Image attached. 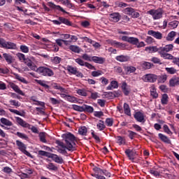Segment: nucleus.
I'll return each instance as SVG.
<instances>
[{
	"mask_svg": "<svg viewBox=\"0 0 179 179\" xmlns=\"http://www.w3.org/2000/svg\"><path fill=\"white\" fill-rule=\"evenodd\" d=\"M151 61L154 64H159V65H162V61L160 60V59H159L156 57H152Z\"/></svg>",
	"mask_w": 179,
	"mask_h": 179,
	"instance_id": "obj_64",
	"label": "nucleus"
},
{
	"mask_svg": "<svg viewBox=\"0 0 179 179\" xmlns=\"http://www.w3.org/2000/svg\"><path fill=\"white\" fill-rule=\"evenodd\" d=\"M47 5L48 6H49V8H51L52 9H56L57 10H60V12H62L63 13H66V15H68V12L65 11L64 9L60 6H57L54 4V3L52 2H48Z\"/></svg>",
	"mask_w": 179,
	"mask_h": 179,
	"instance_id": "obj_17",
	"label": "nucleus"
},
{
	"mask_svg": "<svg viewBox=\"0 0 179 179\" xmlns=\"http://www.w3.org/2000/svg\"><path fill=\"white\" fill-rule=\"evenodd\" d=\"M78 134L82 136H86L87 135V128L85 126L79 127Z\"/></svg>",
	"mask_w": 179,
	"mask_h": 179,
	"instance_id": "obj_35",
	"label": "nucleus"
},
{
	"mask_svg": "<svg viewBox=\"0 0 179 179\" xmlns=\"http://www.w3.org/2000/svg\"><path fill=\"white\" fill-rule=\"evenodd\" d=\"M59 20L61 23V24H66V26H72V22L69 21L68 19L64 17H59Z\"/></svg>",
	"mask_w": 179,
	"mask_h": 179,
	"instance_id": "obj_34",
	"label": "nucleus"
},
{
	"mask_svg": "<svg viewBox=\"0 0 179 179\" xmlns=\"http://www.w3.org/2000/svg\"><path fill=\"white\" fill-rule=\"evenodd\" d=\"M46 169L50 170L51 171H57L58 170V166H55L53 163H49L45 165Z\"/></svg>",
	"mask_w": 179,
	"mask_h": 179,
	"instance_id": "obj_38",
	"label": "nucleus"
},
{
	"mask_svg": "<svg viewBox=\"0 0 179 179\" xmlns=\"http://www.w3.org/2000/svg\"><path fill=\"white\" fill-rule=\"evenodd\" d=\"M54 89H55V90H59V92H61V93L59 94L60 97H62V99H64V100H66L68 95H66V94L65 93H68V90H66L65 88L61 87V85H55L53 86Z\"/></svg>",
	"mask_w": 179,
	"mask_h": 179,
	"instance_id": "obj_8",
	"label": "nucleus"
},
{
	"mask_svg": "<svg viewBox=\"0 0 179 179\" xmlns=\"http://www.w3.org/2000/svg\"><path fill=\"white\" fill-rule=\"evenodd\" d=\"M159 55L164 59H173V58H174V56L166 52L159 51Z\"/></svg>",
	"mask_w": 179,
	"mask_h": 179,
	"instance_id": "obj_28",
	"label": "nucleus"
},
{
	"mask_svg": "<svg viewBox=\"0 0 179 179\" xmlns=\"http://www.w3.org/2000/svg\"><path fill=\"white\" fill-rule=\"evenodd\" d=\"M115 59L119 62H128V61L131 59V57H129V56L128 55H120L116 56Z\"/></svg>",
	"mask_w": 179,
	"mask_h": 179,
	"instance_id": "obj_18",
	"label": "nucleus"
},
{
	"mask_svg": "<svg viewBox=\"0 0 179 179\" xmlns=\"http://www.w3.org/2000/svg\"><path fill=\"white\" fill-rule=\"evenodd\" d=\"M89 113L92 114V113L94 112V108L93 106H90L89 105L84 104L83 105V113Z\"/></svg>",
	"mask_w": 179,
	"mask_h": 179,
	"instance_id": "obj_24",
	"label": "nucleus"
},
{
	"mask_svg": "<svg viewBox=\"0 0 179 179\" xmlns=\"http://www.w3.org/2000/svg\"><path fill=\"white\" fill-rule=\"evenodd\" d=\"M92 62H94L95 64H99L100 65H101L104 62H106V58L101 57L93 56Z\"/></svg>",
	"mask_w": 179,
	"mask_h": 179,
	"instance_id": "obj_20",
	"label": "nucleus"
},
{
	"mask_svg": "<svg viewBox=\"0 0 179 179\" xmlns=\"http://www.w3.org/2000/svg\"><path fill=\"white\" fill-rule=\"evenodd\" d=\"M169 86L174 87L175 86H179V77H173L169 80Z\"/></svg>",
	"mask_w": 179,
	"mask_h": 179,
	"instance_id": "obj_22",
	"label": "nucleus"
},
{
	"mask_svg": "<svg viewBox=\"0 0 179 179\" xmlns=\"http://www.w3.org/2000/svg\"><path fill=\"white\" fill-rule=\"evenodd\" d=\"M66 100L67 101H69L70 103H76L78 101V100L76 99V97L72 96L71 95H68Z\"/></svg>",
	"mask_w": 179,
	"mask_h": 179,
	"instance_id": "obj_54",
	"label": "nucleus"
},
{
	"mask_svg": "<svg viewBox=\"0 0 179 179\" xmlns=\"http://www.w3.org/2000/svg\"><path fill=\"white\" fill-rule=\"evenodd\" d=\"M9 86L11 89H13V90H14V92H15V93H17L21 96H24V92H23V91H22V90H20V88H19V86H17L16 84L13 83H10Z\"/></svg>",
	"mask_w": 179,
	"mask_h": 179,
	"instance_id": "obj_16",
	"label": "nucleus"
},
{
	"mask_svg": "<svg viewBox=\"0 0 179 179\" xmlns=\"http://www.w3.org/2000/svg\"><path fill=\"white\" fill-rule=\"evenodd\" d=\"M165 71L169 75H174V73H177V70L174 69V67H166Z\"/></svg>",
	"mask_w": 179,
	"mask_h": 179,
	"instance_id": "obj_46",
	"label": "nucleus"
},
{
	"mask_svg": "<svg viewBox=\"0 0 179 179\" xmlns=\"http://www.w3.org/2000/svg\"><path fill=\"white\" fill-rule=\"evenodd\" d=\"M148 34L149 36H152V37L157 38V40H162V38H163V34L159 31L150 30L148 31Z\"/></svg>",
	"mask_w": 179,
	"mask_h": 179,
	"instance_id": "obj_14",
	"label": "nucleus"
},
{
	"mask_svg": "<svg viewBox=\"0 0 179 179\" xmlns=\"http://www.w3.org/2000/svg\"><path fill=\"white\" fill-rule=\"evenodd\" d=\"M173 48H174L173 44L166 45L164 48L160 47L159 51L162 52H170V51H173Z\"/></svg>",
	"mask_w": 179,
	"mask_h": 179,
	"instance_id": "obj_21",
	"label": "nucleus"
},
{
	"mask_svg": "<svg viewBox=\"0 0 179 179\" xmlns=\"http://www.w3.org/2000/svg\"><path fill=\"white\" fill-rule=\"evenodd\" d=\"M20 50L22 52H24V54H27L29 51V47L25 45H21L20 46Z\"/></svg>",
	"mask_w": 179,
	"mask_h": 179,
	"instance_id": "obj_50",
	"label": "nucleus"
},
{
	"mask_svg": "<svg viewBox=\"0 0 179 179\" xmlns=\"http://www.w3.org/2000/svg\"><path fill=\"white\" fill-rule=\"evenodd\" d=\"M124 71L127 73V75L129 73H134V72L136 71V67L134 66H127L124 68Z\"/></svg>",
	"mask_w": 179,
	"mask_h": 179,
	"instance_id": "obj_31",
	"label": "nucleus"
},
{
	"mask_svg": "<svg viewBox=\"0 0 179 179\" xmlns=\"http://www.w3.org/2000/svg\"><path fill=\"white\" fill-rule=\"evenodd\" d=\"M176 34H177V33L174 31L169 32L166 36V41H173V40H174V38L176 37Z\"/></svg>",
	"mask_w": 179,
	"mask_h": 179,
	"instance_id": "obj_39",
	"label": "nucleus"
},
{
	"mask_svg": "<svg viewBox=\"0 0 179 179\" xmlns=\"http://www.w3.org/2000/svg\"><path fill=\"white\" fill-rule=\"evenodd\" d=\"M124 153L129 158V160H131V162H134V160H135V158H134V156H135V155H136V152H134V150H132L131 149H127L124 151Z\"/></svg>",
	"mask_w": 179,
	"mask_h": 179,
	"instance_id": "obj_19",
	"label": "nucleus"
},
{
	"mask_svg": "<svg viewBox=\"0 0 179 179\" xmlns=\"http://www.w3.org/2000/svg\"><path fill=\"white\" fill-rule=\"evenodd\" d=\"M75 62H76V64H78V65H80V66H85L86 64V62L83 61V59L80 58L76 59Z\"/></svg>",
	"mask_w": 179,
	"mask_h": 179,
	"instance_id": "obj_56",
	"label": "nucleus"
},
{
	"mask_svg": "<svg viewBox=\"0 0 179 179\" xmlns=\"http://www.w3.org/2000/svg\"><path fill=\"white\" fill-rule=\"evenodd\" d=\"M4 48L6 50H17V45L15 43L7 41Z\"/></svg>",
	"mask_w": 179,
	"mask_h": 179,
	"instance_id": "obj_23",
	"label": "nucleus"
},
{
	"mask_svg": "<svg viewBox=\"0 0 179 179\" xmlns=\"http://www.w3.org/2000/svg\"><path fill=\"white\" fill-rule=\"evenodd\" d=\"M0 122H1L3 125H6V127H12V125H13V123L10 120L5 117H1L0 119Z\"/></svg>",
	"mask_w": 179,
	"mask_h": 179,
	"instance_id": "obj_33",
	"label": "nucleus"
},
{
	"mask_svg": "<svg viewBox=\"0 0 179 179\" xmlns=\"http://www.w3.org/2000/svg\"><path fill=\"white\" fill-rule=\"evenodd\" d=\"M158 136L162 142H164V143H169V144L171 143V141L169 140V137H167L166 136H164V134L159 133L158 134Z\"/></svg>",
	"mask_w": 179,
	"mask_h": 179,
	"instance_id": "obj_30",
	"label": "nucleus"
},
{
	"mask_svg": "<svg viewBox=\"0 0 179 179\" xmlns=\"http://www.w3.org/2000/svg\"><path fill=\"white\" fill-rule=\"evenodd\" d=\"M67 71L71 73V75H76L78 78H83V73L78 71L77 67H73L72 66H67Z\"/></svg>",
	"mask_w": 179,
	"mask_h": 179,
	"instance_id": "obj_6",
	"label": "nucleus"
},
{
	"mask_svg": "<svg viewBox=\"0 0 179 179\" xmlns=\"http://www.w3.org/2000/svg\"><path fill=\"white\" fill-rule=\"evenodd\" d=\"M82 58L84 61H88L89 62H92V57L89 56V55L86 53L82 55Z\"/></svg>",
	"mask_w": 179,
	"mask_h": 179,
	"instance_id": "obj_58",
	"label": "nucleus"
},
{
	"mask_svg": "<svg viewBox=\"0 0 179 179\" xmlns=\"http://www.w3.org/2000/svg\"><path fill=\"white\" fill-rule=\"evenodd\" d=\"M35 72L38 73V75H41V76H47L48 78L54 76V71L45 66H39L36 69Z\"/></svg>",
	"mask_w": 179,
	"mask_h": 179,
	"instance_id": "obj_2",
	"label": "nucleus"
},
{
	"mask_svg": "<svg viewBox=\"0 0 179 179\" xmlns=\"http://www.w3.org/2000/svg\"><path fill=\"white\" fill-rule=\"evenodd\" d=\"M105 122L107 127H113V124H114V120H113V118H106Z\"/></svg>",
	"mask_w": 179,
	"mask_h": 179,
	"instance_id": "obj_59",
	"label": "nucleus"
},
{
	"mask_svg": "<svg viewBox=\"0 0 179 179\" xmlns=\"http://www.w3.org/2000/svg\"><path fill=\"white\" fill-rule=\"evenodd\" d=\"M16 57L18 58L19 61L20 62H24L25 59H27V58L26 57V55H24V54L23 53H20V52H17L16 54Z\"/></svg>",
	"mask_w": 179,
	"mask_h": 179,
	"instance_id": "obj_45",
	"label": "nucleus"
},
{
	"mask_svg": "<svg viewBox=\"0 0 179 179\" xmlns=\"http://www.w3.org/2000/svg\"><path fill=\"white\" fill-rule=\"evenodd\" d=\"M147 13L148 15H151L154 20H159V19H162V17H163V13H164V11L163 10V8H159L157 9H151L148 10Z\"/></svg>",
	"mask_w": 179,
	"mask_h": 179,
	"instance_id": "obj_4",
	"label": "nucleus"
},
{
	"mask_svg": "<svg viewBox=\"0 0 179 179\" xmlns=\"http://www.w3.org/2000/svg\"><path fill=\"white\" fill-rule=\"evenodd\" d=\"M39 140L42 143H47V133L43 131L38 134Z\"/></svg>",
	"mask_w": 179,
	"mask_h": 179,
	"instance_id": "obj_32",
	"label": "nucleus"
},
{
	"mask_svg": "<svg viewBox=\"0 0 179 179\" xmlns=\"http://www.w3.org/2000/svg\"><path fill=\"white\" fill-rule=\"evenodd\" d=\"M134 117L137 122H142L143 124L146 122V120H145V114L141 111L136 112Z\"/></svg>",
	"mask_w": 179,
	"mask_h": 179,
	"instance_id": "obj_9",
	"label": "nucleus"
},
{
	"mask_svg": "<svg viewBox=\"0 0 179 179\" xmlns=\"http://www.w3.org/2000/svg\"><path fill=\"white\" fill-rule=\"evenodd\" d=\"M150 173L152 174V176H154V177H160V172H159L157 171H155V170L150 169Z\"/></svg>",
	"mask_w": 179,
	"mask_h": 179,
	"instance_id": "obj_62",
	"label": "nucleus"
},
{
	"mask_svg": "<svg viewBox=\"0 0 179 179\" xmlns=\"http://www.w3.org/2000/svg\"><path fill=\"white\" fill-rule=\"evenodd\" d=\"M99 122L96 124V128L99 129V131H104L106 129V124H104V121L99 120Z\"/></svg>",
	"mask_w": 179,
	"mask_h": 179,
	"instance_id": "obj_44",
	"label": "nucleus"
},
{
	"mask_svg": "<svg viewBox=\"0 0 179 179\" xmlns=\"http://www.w3.org/2000/svg\"><path fill=\"white\" fill-rule=\"evenodd\" d=\"M10 106H14L15 107H20V102L16 100L11 99L9 101Z\"/></svg>",
	"mask_w": 179,
	"mask_h": 179,
	"instance_id": "obj_55",
	"label": "nucleus"
},
{
	"mask_svg": "<svg viewBox=\"0 0 179 179\" xmlns=\"http://www.w3.org/2000/svg\"><path fill=\"white\" fill-rule=\"evenodd\" d=\"M61 61H62V58L58 56L51 58V62H52V64H55V65H58V64H61Z\"/></svg>",
	"mask_w": 179,
	"mask_h": 179,
	"instance_id": "obj_43",
	"label": "nucleus"
},
{
	"mask_svg": "<svg viewBox=\"0 0 179 179\" xmlns=\"http://www.w3.org/2000/svg\"><path fill=\"white\" fill-rule=\"evenodd\" d=\"M161 103L163 106H166L169 103V95L163 94L161 99Z\"/></svg>",
	"mask_w": 179,
	"mask_h": 179,
	"instance_id": "obj_37",
	"label": "nucleus"
},
{
	"mask_svg": "<svg viewBox=\"0 0 179 179\" xmlns=\"http://www.w3.org/2000/svg\"><path fill=\"white\" fill-rule=\"evenodd\" d=\"M121 20V15L119 13H113L109 15V20L110 22H113V23H117L120 22Z\"/></svg>",
	"mask_w": 179,
	"mask_h": 179,
	"instance_id": "obj_11",
	"label": "nucleus"
},
{
	"mask_svg": "<svg viewBox=\"0 0 179 179\" xmlns=\"http://www.w3.org/2000/svg\"><path fill=\"white\" fill-rule=\"evenodd\" d=\"M3 57L6 62L8 64V65H10L13 62V57L8 53H3Z\"/></svg>",
	"mask_w": 179,
	"mask_h": 179,
	"instance_id": "obj_25",
	"label": "nucleus"
},
{
	"mask_svg": "<svg viewBox=\"0 0 179 179\" xmlns=\"http://www.w3.org/2000/svg\"><path fill=\"white\" fill-rule=\"evenodd\" d=\"M69 50H71L73 52H76V54H79L80 52V48L79 46L71 45L69 47Z\"/></svg>",
	"mask_w": 179,
	"mask_h": 179,
	"instance_id": "obj_40",
	"label": "nucleus"
},
{
	"mask_svg": "<svg viewBox=\"0 0 179 179\" xmlns=\"http://www.w3.org/2000/svg\"><path fill=\"white\" fill-rule=\"evenodd\" d=\"M117 139V143H118V145H124V143H125V140H124V138H122V136H117L116 138Z\"/></svg>",
	"mask_w": 179,
	"mask_h": 179,
	"instance_id": "obj_61",
	"label": "nucleus"
},
{
	"mask_svg": "<svg viewBox=\"0 0 179 179\" xmlns=\"http://www.w3.org/2000/svg\"><path fill=\"white\" fill-rule=\"evenodd\" d=\"M144 82H149L150 83H155L157 80V76L155 74H146L143 76Z\"/></svg>",
	"mask_w": 179,
	"mask_h": 179,
	"instance_id": "obj_10",
	"label": "nucleus"
},
{
	"mask_svg": "<svg viewBox=\"0 0 179 179\" xmlns=\"http://www.w3.org/2000/svg\"><path fill=\"white\" fill-rule=\"evenodd\" d=\"M134 11H135V9L131 7H127L124 9L125 13H127V15H129V16H131V15L134 13Z\"/></svg>",
	"mask_w": 179,
	"mask_h": 179,
	"instance_id": "obj_53",
	"label": "nucleus"
},
{
	"mask_svg": "<svg viewBox=\"0 0 179 179\" xmlns=\"http://www.w3.org/2000/svg\"><path fill=\"white\" fill-rule=\"evenodd\" d=\"M15 135H17V136H18V138H20L21 139H24V141H28L29 140V136H27V135L21 133L20 131H17Z\"/></svg>",
	"mask_w": 179,
	"mask_h": 179,
	"instance_id": "obj_49",
	"label": "nucleus"
},
{
	"mask_svg": "<svg viewBox=\"0 0 179 179\" xmlns=\"http://www.w3.org/2000/svg\"><path fill=\"white\" fill-rule=\"evenodd\" d=\"M3 173H6V174H10V173H12V168L9 167V166H5L3 169H2Z\"/></svg>",
	"mask_w": 179,
	"mask_h": 179,
	"instance_id": "obj_63",
	"label": "nucleus"
},
{
	"mask_svg": "<svg viewBox=\"0 0 179 179\" xmlns=\"http://www.w3.org/2000/svg\"><path fill=\"white\" fill-rule=\"evenodd\" d=\"M91 75H92V76H93L94 78H97L98 76H101L102 72H101V71L98 70V71H92V72L91 73Z\"/></svg>",
	"mask_w": 179,
	"mask_h": 179,
	"instance_id": "obj_60",
	"label": "nucleus"
},
{
	"mask_svg": "<svg viewBox=\"0 0 179 179\" xmlns=\"http://www.w3.org/2000/svg\"><path fill=\"white\" fill-rule=\"evenodd\" d=\"M150 96H152L153 99H157V97H159V94H157V92L156 91V87H155V85L150 87Z\"/></svg>",
	"mask_w": 179,
	"mask_h": 179,
	"instance_id": "obj_29",
	"label": "nucleus"
},
{
	"mask_svg": "<svg viewBox=\"0 0 179 179\" xmlns=\"http://www.w3.org/2000/svg\"><path fill=\"white\" fill-rule=\"evenodd\" d=\"M15 120L17 124L23 128H28V129H31L34 134H38V129H37V127L30 125V124L23 120L21 117H17Z\"/></svg>",
	"mask_w": 179,
	"mask_h": 179,
	"instance_id": "obj_3",
	"label": "nucleus"
},
{
	"mask_svg": "<svg viewBox=\"0 0 179 179\" xmlns=\"http://www.w3.org/2000/svg\"><path fill=\"white\" fill-rule=\"evenodd\" d=\"M122 41H127L133 45H138V43H139V39L135 37H129L127 36H123L122 37Z\"/></svg>",
	"mask_w": 179,
	"mask_h": 179,
	"instance_id": "obj_7",
	"label": "nucleus"
},
{
	"mask_svg": "<svg viewBox=\"0 0 179 179\" xmlns=\"http://www.w3.org/2000/svg\"><path fill=\"white\" fill-rule=\"evenodd\" d=\"M121 89L124 96H129V94L131 93V88H129L127 82L123 81L122 83Z\"/></svg>",
	"mask_w": 179,
	"mask_h": 179,
	"instance_id": "obj_13",
	"label": "nucleus"
},
{
	"mask_svg": "<svg viewBox=\"0 0 179 179\" xmlns=\"http://www.w3.org/2000/svg\"><path fill=\"white\" fill-rule=\"evenodd\" d=\"M62 2L63 3V5H64L67 8H69L70 9H71V8H72V6H73L72 3H71L70 0H62Z\"/></svg>",
	"mask_w": 179,
	"mask_h": 179,
	"instance_id": "obj_52",
	"label": "nucleus"
},
{
	"mask_svg": "<svg viewBox=\"0 0 179 179\" xmlns=\"http://www.w3.org/2000/svg\"><path fill=\"white\" fill-rule=\"evenodd\" d=\"M50 155H51V152H48L44 150H41L38 151V157H41V156H44L45 157H48L50 159Z\"/></svg>",
	"mask_w": 179,
	"mask_h": 179,
	"instance_id": "obj_41",
	"label": "nucleus"
},
{
	"mask_svg": "<svg viewBox=\"0 0 179 179\" xmlns=\"http://www.w3.org/2000/svg\"><path fill=\"white\" fill-rule=\"evenodd\" d=\"M62 138H63L64 142L57 140L55 143L58 145V146H60L62 148H58L57 152L59 153H61L62 155H64L66 156L68 155V152H66V150L69 152H74V150H76V137L75 135H73L72 133L69 132L62 134Z\"/></svg>",
	"mask_w": 179,
	"mask_h": 179,
	"instance_id": "obj_1",
	"label": "nucleus"
},
{
	"mask_svg": "<svg viewBox=\"0 0 179 179\" xmlns=\"http://www.w3.org/2000/svg\"><path fill=\"white\" fill-rule=\"evenodd\" d=\"M169 26L171 27V29H176V27L178 26V22L176 20L172 21L169 23Z\"/></svg>",
	"mask_w": 179,
	"mask_h": 179,
	"instance_id": "obj_57",
	"label": "nucleus"
},
{
	"mask_svg": "<svg viewBox=\"0 0 179 179\" xmlns=\"http://www.w3.org/2000/svg\"><path fill=\"white\" fill-rule=\"evenodd\" d=\"M123 108L124 114H126V115H128L129 117H131V108H129V105L127 103H124Z\"/></svg>",
	"mask_w": 179,
	"mask_h": 179,
	"instance_id": "obj_36",
	"label": "nucleus"
},
{
	"mask_svg": "<svg viewBox=\"0 0 179 179\" xmlns=\"http://www.w3.org/2000/svg\"><path fill=\"white\" fill-rule=\"evenodd\" d=\"M49 159H52L53 162H55V163H58L59 164H62L64 163V159H62V157H59L56 154L50 153Z\"/></svg>",
	"mask_w": 179,
	"mask_h": 179,
	"instance_id": "obj_15",
	"label": "nucleus"
},
{
	"mask_svg": "<svg viewBox=\"0 0 179 179\" xmlns=\"http://www.w3.org/2000/svg\"><path fill=\"white\" fill-rule=\"evenodd\" d=\"M158 81L159 83H164L167 80V75L164 74L157 77Z\"/></svg>",
	"mask_w": 179,
	"mask_h": 179,
	"instance_id": "obj_51",
	"label": "nucleus"
},
{
	"mask_svg": "<svg viewBox=\"0 0 179 179\" xmlns=\"http://www.w3.org/2000/svg\"><path fill=\"white\" fill-rule=\"evenodd\" d=\"M145 51H149V52H158L160 54V48H157V46L146 47Z\"/></svg>",
	"mask_w": 179,
	"mask_h": 179,
	"instance_id": "obj_26",
	"label": "nucleus"
},
{
	"mask_svg": "<svg viewBox=\"0 0 179 179\" xmlns=\"http://www.w3.org/2000/svg\"><path fill=\"white\" fill-rule=\"evenodd\" d=\"M16 145L19 149V150H20V152H22V153H24V155H26V156H31V154H30V152H29V151H27V147L26 145L24 143H23V142L17 140L16 141Z\"/></svg>",
	"mask_w": 179,
	"mask_h": 179,
	"instance_id": "obj_5",
	"label": "nucleus"
},
{
	"mask_svg": "<svg viewBox=\"0 0 179 179\" xmlns=\"http://www.w3.org/2000/svg\"><path fill=\"white\" fill-rule=\"evenodd\" d=\"M143 69H150L153 66V64L148 62H144L141 65Z\"/></svg>",
	"mask_w": 179,
	"mask_h": 179,
	"instance_id": "obj_47",
	"label": "nucleus"
},
{
	"mask_svg": "<svg viewBox=\"0 0 179 179\" xmlns=\"http://www.w3.org/2000/svg\"><path fill=\"white\" fill-rule=\"evenodd\" d=\"M24 64L28 66L31 69V71H36L37 70V66L31 61V59H29L28 57L24 61Z\"/></svg>",
	"mask_w": 179,
	"mask_h": 179,
	"instance_id": "obj_12",
	"label": "nucleus"
},
{
	"mask_svg": "<svg viewBox=\"0 0 179 179\" xmlns=\"http://www.w3.org/2000/svg\"><path fill=\"white\" fill-rule=\"evenodd\" d=\"M113 89H118V82L112 80L110 84L106 87L107 90H113Z\"/></svg>",
	"mask_w": 179,
	"mask_h": 179,
	"instance_id": "obj_27",
	"label": "nucleus"
},
{
	"mask_svg": "<svg viewBox=\"0 0 179 179\" xmlns=\"http://www.w3.org/2000/svg\"><path fill=\"white\" fill-rule=\"evenodd\" d=\"M76 93L79 94V96H83L84 97L87 96V92L85 89H79L77 90Z\"/></svg>",
	"mask_w": 179,
	"mask_h": 179,
	"instance_id": "obj_48",
	"label": "nucleus"
},
{
	"mask_svg": "<svg viewBox=\"0 0 179 179\" xmlns=\"http://www.w3.org/2000/svg\"><path fill=\"white\" fill-rule=\"evenodd\" d=\"M14 76L15 77V79H17V80H19L22 83H24L25 85H27L28 82H27V80H26V79L20 76V75H19L17 73H14Z\"/></svg>",
	"mask_w": 179,
	"mask_h": 179,
	"instance_id": "obj_42",
	"label": "nucleus"
}]
</instances>
